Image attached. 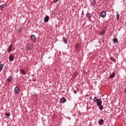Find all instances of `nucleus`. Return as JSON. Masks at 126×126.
Here are the masks:
<instances>
[{"instance_id":"423d86ee","label":"nucleus","mask_w":126,"mask_h":126,"mask_svg":"<svg viewBox=\"0 0 126 126\" xmlns=\"http://www.w3.org/2000/svg\"><path fill=\"white\" fill-rule=\"evenodd\" d=\"M66 102V99L65 97H62L60 99V103L61 104H63V103H65Z\"/></svg>"},{"instance_id":"2eb2a0df","label":"nucleus","mask_w":126,"mask_h":126,"mask_svg":"<svg viewBox=\"0 0 126 126\" xmlns=\"http://www.w3.org/2000/svg\"><path fill=\"white\" fill-rule=\"evenodd\" d=\"M33 96L35 100H36L37 99H38V94H37V93H34L33 94Z\"/></svg>"},{"instance_id":"aec40b11","label":"nucleus","mask_w":126,"mask_h":126,"mask_svg":"<svg viewBox=\"0 0 126 126\" xmlns=\"http://www.w3.org/2000/svg\"><path fill=\"white\" fill-rule=\"evenodd\" d=\"M4 7H5V4H2L0 6V9L1 10L2 8H4Z\"/></svg>"},{"instance_id":"2f4dec72","label":"nucleus","mask_w":126,"mask_h":126,"mask_svg":"<svg viewBox=\"0 0 126 126\" xmlns=\"http://www.w3.org/2000/svg\"><path fill=\"white\" fill-rule=\"evenodd\" d=\"M48 59H51V57H49Z\"/></svg>"},{"instance_id":"f03ea898","label":"nucleus","mask_w":126,"mask_h":126,"mask_svg":"<svg viewBox=\"0 0 126 126\" xmlns=\"http://www.w3.org/2000/svg\"><path fill=\"white\" fill-rule=\"evenodd\" d=\"M33 49V44H28L26 46V50L27 51H31V50H32Z\"/></svg>"},{"instance_id":"6e6552de","label":"nucleus","mask_w":126,"mask_h":126,"mask_svg":"<svg viewBox=\"0 0 126 126\" xmlns=\"http://www.w3.org/2000/svg\"><path fill=\"white\" fill-rule=\"evenodd\" d=\"M86 16L88 19H90V18L92 17V16H91V14H90V13H89L88 11L86 14Z\"/></svg>"},{"instance_id":"6ab92c4d","label":"nucleus","mask_w":126,"mask_h":126,"mask_svg":"<svg viewBox=\"0 0 126 126\" xmlns=\"http://www.w3.org/2000/svg\"><path fill=\"white\" fill-rule=\"evenodd\" d=\"M63 42H64V44H67V39L64 36L63 37Z\"/></svg>"},{"instance_id":"b1692460","label":"nucleus","mask_w":126,"mask_h":126,"mask_svg":"<svg viewBox=\"0 0 126 126\" xmlns=\"http://www.w3.org/2000/svg\"><path fill=\"white\" fill-rule=\"evenodd\" d=\"M104 34H105V31H102L100 33V35H104Z\"/></svg>"},{"instance_id":"393cba45","label":"nucleus","mask_w":126,"mask_h":126,"mask_svg":"<svg viewBox=\"0 0 126 126\" xmlns=\"http://www.w3.org/2000/svg\"><path fill=\"white\" fill-rule=\"evenodd\" d=\"M110 60L112 61V62H115V58H114V57H111Z\"/></svg>"},{"instance_id":"0eeeda50","label":"nucleus","mask_w":126,"mask_h":126,"mask_svg":"<svg viewBox=\"0 0 126 126\" xmlns=\"http://www.w3.org/2000/svg\"><path fill=\"white\" fill-rule=\"evenodd\" d=\"M9 62H13L14 61V56L10 55L9 57Z\"/></svg>"},{"instance_id":"20e7f679","label":"nucleus","mask_w":126,"mask_h":126,"mask_svg":"<svg viewBox=\"0 0 126 126\" xmlns=\"http://www.w3.org/2000/svg\"><path fill=\"white\" fill-rule=\"evenodd\" d=\"M30 38L33 42H36L37 41V38L34 34L31 35Z\"/></svg>"},{"instance_id":"bb28decb","label":"nucleus","mask_w":126,"mask_h":126,"mask_svg":"<svg viewBox=\"0 0 126 126\" xmlns=\"http://www.w3.org/2000/svg\"><path fill=\"white\" fill-rule=\"evenodd\" d=\"M36 78H34L32 79V81L35 82V81H36Z\"/></svg>"},{"instance_id":"f704fd0d","label":"nucleus","mask_w":126,"mask_h":126,"mask_svg":"<svg viewBox=\"0 0 126 126\" xmlns=\"http://www.w3.org/2000/svg\"><path fill=\"white\" fill-rule=\"evenodd\" d=\"M79 115H80H80H81V114H79Z\"/></svg>"},{"instance_id":"9b49d317","label":"nucleus","mask_w":126,"mask_h":126,"mask_svg":"<svg viewBox=\"0 0 126 126\" xmlns=\"http://www.w3.org/2000/svg\"><path fill=\"white\" fill-rule=\"evenodd\" d=\"M115 76H116V73L115 72H112V73L110 75V78H114Z\"/></svg>"},{"instance_id":"a878e982","label":"nucleus","mask_w":126,"mask_h":126,"mask_svg":"<svg viewBox=\"0 0 126 126\" xmlns=\"http://www.w3.org/2000/svg\"><path fill=\"white\" fill-rule=\"evenodd\" d=\"M58 1H59V0H53V2H54V3H57Z\"/></svg>"},{"instance_id":"f257e3e1","label":"nucleus","mask_w":126,"mask_h":126,"mask_svg":"<svg viewBox=\"0 0 126 126\" xmlns=\"http://www.w3.org/2000/svg\"><path fill=\"white\" fill-rule=\"evenodd\" d=\"M93 101L94 102H96L97 106H98L99 110H100V111H102V110H103V105H102V99H101V98L98 99V97H97V96H94V97Z\"/></svg>"},{"instance_id":"dca6fc26","label":"nucleus","mask_w":126,"mask_h":126,"mask_svg":"<svg viewBox=\"0 0 126 126\" xmlns=\"http://www.w3.org/2000/svg\"><path fill=\"white\" fill-rule=\"evenodd\" d=\"M22 30H23V29H22V27H20L18 29V33H19L20 34L21 33V32H22Z\"/></svg>"},{"instance_id":"c9c22d12","label":"nucleus","mask_w":126,"mask_h":126,"mask_svg":"<svg viewBox=\"0 0 126 126\" xmlns=\"http://www.w3.org/2000/svg\"><path fill=\"white\" fill-rule=\"evenodd\" d=\"M79 115H80H80H81V114H79Z\"/></svg>"},{"instance_id":"1a4fd4ad","label":"nucleus","mask_w":126,"mask_h":126,"mask_svg":"<svg viewBox=\"0 0 126 126\" xmlns=\"http://www.w3.org/2000/svg\"><path fill=\"white\" fill-rule=\"evenodd\" d=\"M50 19V17L49 16L46 15L44 18V22L47 23L49 21V20Z\"/></svg>"},{"instance_id":"39448f33","label":"nucleus","mask_w":126,"mask_h":126,"mask_svg":"<svg viewBox=\"0 0 126 126\" xmlns=\"http://www.w3.org/2000/svg\"><path fill=\"white\" fill-rule=\"evenodd\" d=\"M107 15V13L106 11H102L100 14V16L102 17V18H105L106 17V16Z\"/></svg>"},{"instance_id":"cd10ccee","label":"nucleus","mask_w":126,"mask_h":126,"mask_svg":"<svg viewBox=\"0 0 126 126\" xmlns=\"http://www.w3.org/2000/svg\"><path fill=\"white\" fill-rule=\"evenodd\" d=\"M84 14V12L83 10H82L81 15H83Z\"/></svg>"},{"instance_id":"4be33fe9","label":"nucleus","mask_w":126,"mask_h":126,"mask_svg":"<svg viewBox=\"0 0 126 126\" xmlns=\"http://www.w3.org/2000/svg\"><path fill=\"white\" fill-rule=\"evenodd\" d=\"M3 69V64H0V71H1Z\"/></svg>"},{"instance_id":"9d476101","label":"nucleus","mask_w":126,"mask_h":126,"mask_svg":"<svg viewBox=\"0 0 126 126\" xmlns=\"http://www.w3.org/2000/svg\"><path fill=\"white\" fill-rule=\"evenodd\" d=\"M91 4L92 6H95L96 5V0H93L92 1Z\"/></svg>"},{"instance_id":"412c9836","label":"nucleus","mask_w":126,"mask_h":126,"mask_svg":"<svg viewBox=\"0 0 126 126\" xmlns=\"http://www.w3.org/2000/svg\"><path fill=\"white\" fill-rule=\"evenodd\" d=\"M12 79V77H11V76H10L7 79V81H8L9 82H10Z\"/></svg>"},{"instance_id":"f3484780","label":"nucleus","mask_w":126,"mask_h":126,"mask_svg":"<svg viewBox=\"0 0 126 126\" xmlns=\"http://www.w3.org/2000/svg\"><path fill=\"white\" fill-rule=\"evenodd\" d=\"M7 52L8 53V54H9V53H10V52H11V44H10L8 47V49L7 50Z\"/></svg>"},{"instance_id":"4468645a","label":"nucleus","mask_w":126,"mask_h":126,"mask_svg":"<svg viewBox=\"0 0 126 126\" xmlns=\"http://www.w3.org/2000/svg\"><path fill=\"white\" fill-rule=\"evenodd\" d=\"M20 74H22V75L23 74L24 75L26 74V72H25L24 70L20 69Z\"/></svg>"},{"instance_id":"72a5a7b5","label":"nucleus","mask_w":126,"mask_h":126,"mask_svg":"<svg viewBox=\"0 0 126 126\" xmlns=\"http://www.w3.org/2000/svg\"><path fill=\"white\" fill-rule=\"evenodd\" d=\"M94 18H95V17H94Z\"/></svg>"},{"instance_id":"a211bd4d","label":"nucleus","mask_w":126,"mask_h":126,"mask_svg":"<svg viewBox=\"0 0 126 126\" xmlns=\"http://www.w3.org/2000/svg\"><path fill=\"white\" fill-rule=\"evenodd\" d=\"M116 18L117 20H119V19L120 18V14H119V12H116Z\"/></svg>"},{"instance_id":"f8f14e48","label":"nucleus","mask_w":126,"mask_h":126,"mask_svg":"<svg viewBox=\"0 0 126 126\" xmlns=\"http://www.w3.org/2000/svg\"><path fill=\"white\" fill-rule=\"evenodd\" d=\"M113 42L115 43V44H117V43H118L119 40H118V38H114L112 39Z\"/></svg>"},{"instance_id":"c756f323","label":"nucleus","mask_w":126,"mask_h":126,"mask_svg":"<svg viewBox=\"0 0 126 126\" xmlns=\"http://www.w3.org/2000/svg\"><path fill=\"white\" fill-rule=\"evenodd\" d=\"M74 94H76V93H77L76 90H75L74 91Z\"/></svg>"},{"instance_id":"7c9ffc66","label":"nucleus","mask_w":126,"mask_h":126,"mask_svg":"<svg viewBox=\"0 0 126 126\" xmlns=\"http://www.w3.org/2000/svg\"><path fill=\"white\" fill-rule=\"evenodd\" d=\"M125 93L126 94V88L125 89V90L124 91Z\"/></svg>"},{"instance_id":"5701e85b","label":"nucleus","mask_w":126,"mask_h":126,"mask_svg":"<svg viewBox=\"0 0 126 126\" xmlns=\"http://www.w3.org/2000/svg\"><path fill=\"white\" fill-rule=\"evenodd\" d=\"M5 116L7 117H10V113H5Z\"/></svg>"},{"instance_id":"c85d7f7f","label":"nucleus","mask_w":126,"mask_h":126,"mask_svg":"<svg viewBox=\"0 0 126 126\" xmlns=\"http://www.w3.org/2000/svg\"><path fill=\"white\" fill-rule=\"evenodd\" d=\"M100 18H101V16H99L98 19H97V20H98V21H99V19H100Z\"/></svg>"},{"instance_id":"ddd939ff","label":"nucleus","mask_w":126,"mask_h":126,"mask_svg":"<svg viewBox=\"0 0 126 126\" xmlns=\"http://www.w3.org/2000/svg\"><path fill=\"white\" fill-rule=\"evenodd\" d=\"M104 123V120L103 119L100 120L98 121V125H99V126H102V125H103Z\"/></svg>"},{"instance_id":"473e14b6","label":"nucleus","mask_w":126,"mask_h":126,"mask_svg":"<svg viewBox=\"0 0 126 126\" xmlns=\"http://www.w3.org/2000/svg\"><path fill=\"white\" fill-rule=\"evenodd\" d=\"M94 18H95V17H94Z\"/></svg>"},{"instance_id":"7ed1b4c3","label":"nucleus","mask_w":126,"mask_h":126,"mask_svg":"<svg viewBox=\"0 0 126 126\" xmlns=\"http://www.w3.org/2000/svg\"><path fill=\"white\" fill-rule=\"evenodd\" d=\"M14 91L15 94H18L20 93V90L19 89V88H18L17 86L15 87L14 89Z\"/></svg>"}]
</instances>
